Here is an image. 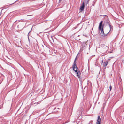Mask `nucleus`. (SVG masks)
Instances as JSON below:
<instances>
[{
  "instance_id": "f257e3e1",
  "label": "nucleus",
  "mask_w": 124,
  "mask_h": 124,
  "mask_svg": "<svg viewBox=\"0 0 124 124\" xmlns=\"http://www.w3.org/2000/svg\"><path fill=\"white\" fill-rule=\"evenodd\" d=\"M102 22L103 21H101L100 23L99 27V30L100 31H101V32L100 33V34L101 35L103 36H105L107 35L109 32L106 33H104L103 31L104 25H102Z\"/></svg>"
},
{
  "instance_id": "f03ea898",
  "label": "nucleus",
  "mask_w": 124,
  "mask_h": 124,
  "mask_svg": "<svg viewBox=\"0 0 124 124\" xmlns=\"http://www.w3.org/2000/svg\"><path fill=\"white\" fill-rule=\"evenodd\" d=\"M76 60V58L75 59L73 63V67H72L73 68V70L75 71L78 77L79 78L80 77V73L79 71H78L77 70L78 68L75 62Z\"/></svg>"
},
{
  "instance_id": "7ed1b4c3",
  "label": "nucleus",
  "mask_w": 124,
  "mask_h": 124,
  "mask_svg": "<svg viewBox=\"0 0 124 124\" xmlns=\"http://www.w3.org/2000/svg\"><path fill=\"white\" fill-rule=\"evenodd\" d=\"M87 43L86 41L82 43L81 46L83 48H85L86 47L87 45Z\"/></svg>"
},
{
  "instance_id": "20e7f679",
  "label": "nucleus",
  "mask_w": 124,
  "mask_h": 124,
  "mask_svg": "<svg viewBox=\"0 0 124 124\" xmlns=\"http://www.w3.org/2000/svg\"><path fill=\"white\" fill-rule=\"evenodd\" d=\"M103 60L102 61V64L103 66L105 67V69L106 68V67L107 66L108 62V61H106V62H103Z\"/></svg>"
},
{
  "instance_id": "39448f33",
  "label": "nucleus",
  "mask_w": 124,
  "mask_h": 124,
  "mask_svg": "<svg viewBox=\"0 0 124 124\" xmlns=\"http://www.w3.org/2000/svg\"><path fill=\"white\" fill-rule=\"evenodd\" d=\"M101 119L100 116H98V118L96 122V124H101Z\"/></svg>"
},
{
  "instance_id": "423d86ee",
  "label": "nucleus",
  "mask_w": 124,
  "mask_h": 124,
  "mask_svg": "<svg viewBox=\"0 0 124 124\" xmlns=\"http://www.w3.org/2000/svg\"><path fill=\"white\" fill-rule=\"evenodd\" d=\"M107 23L109 25V27L110 29V31H112L113 30V26H111L110 25V24L108 22V21L107 22Z\"/></svg>"
},
{
  "instance_id": "0eeeda50",
  "label": "nucleus",
  "mask_w": 124,
  "mask_h": 124,
  "mask_svg": "<svg viewBox=\"0 0 124 124\" xmlns=\"http://www.w3.org/2000/svg\"><path fill=\"white\" fill-rule=\"evenodd\" d=\"M85 6L84 3H83L82 4V6L80 8V9L81 11L83 10L84 8V7Z\"/></svg>"
},
{
  "instance_id": "6e6552de",
  "label": "nucleus",
  "mask_w": 124,
  "mask_h": 124,
  "mask_svg": "<svg viewBox=\"0 0 124 124\" xmlns=\"http://www.w3.org/2000/svg\"><path fill=\"white\" fill-rule=\"evenodd\" d=\"M103 49L107 50L108 49V47L106 46H103Z\"/></svg>"
},
{
  "instance_id": "1a4fd4ad",
  "label": "nucleus",
  "mask_w": 124,
  "mask_h": 124,
  "mask_svg": "<svg viewBox=\"0 0 124 124\" xmlns=\"http://www.w3.org/2000/svg\"><path fill=\"white\" fill-rule=\"evenodd\" d=\"M109 89H110V91H111V89H112V87L111 85L110 86Z\"/></svg>"
},
{
  "instance_id": "9d476101",
  "label": "nucleus",
  "mask_w": 124,
  "mask_h": 124,
  "mask_svg": "<svg viewBox=\"0 0 124 124\" xmlns=\"http://www.w3.org/2000/svg\"><path fill=\"white\" fill-rule=\"evenodd\" d=\"M57 109H59V108H57Z\"/></svg>"
},
{
  "instance_id": "9b49d317",
  "label": "nucleus",
  "mask_w": 124,
  "mask_h": 124,
  "mask_svg": "<svg viewBox=\"0 0 124 124\" xmlns=\"http://www.w3.org/2000/svg\"><path fill=\"white\" fill-rule=\"evenodd\" d=\"M89 0H87L88 1Z\"/></svg>"
}]
</instances>
